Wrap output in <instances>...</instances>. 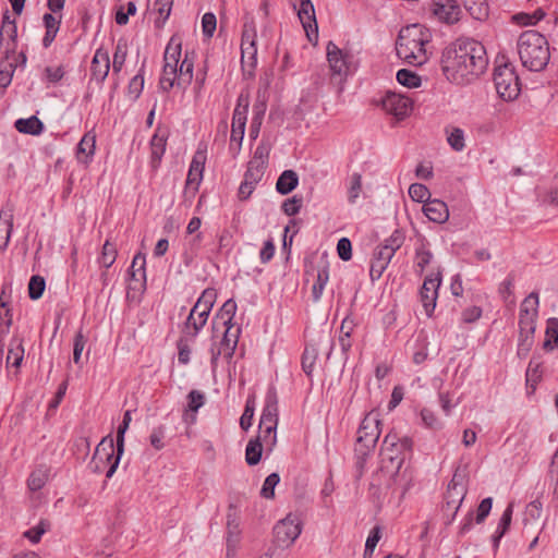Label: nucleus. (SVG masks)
<instances>
[{
    "label": "nucleus",
    "instance_id": "nucleus-29",
    "mask_svg": "<svg viewBox=\"0 0 558 558\" xmlns=\"http://www.w3.org/2000/svg\"><path fill=\"white\" fill-rule=\"evenodd\" d=\"M227 530H228V538H227L228 546L232 545L233 547H235V545L239 542V536L241 534V530H240V520H239V515L236 512V508L233 505H230L228 508Z\"/></svg>",
    "mask_w": 558,
    "mask_h": 558
},
{
    "label": "nucleus",
    "instance_id": "nucleus-42",
    "mask_svg": "<svg viewBox=\"0 0 558 558\" xmlns=\"http://www.w3.org/2000/svg\"><path fill=\"white\" fill-rule=\"evenodd\" d=\"M512 512H513V505L509 504L499 520L497 530L494 535V542L496 545L498 544L499 539L506 534V532L510 527Z\"/></svg>",
    "mask_w": 558,
    "mask_h": 558
},
{
    "label": "nucleus",
    "instance_id": "nucleus-15",
    "mask_svg": "<svg viewBox=\"0 0 558 558\" xmlns=\"http://www.w3.org/2000/svg\"><path fill=\"white\" fill-rule=\"evenodd\" d=\"M256 29L254 22H245L241 40V61L242 65L254 68L256 64Z\"/></svg>",
    "mask_w": 558,
    "mask_h": 558
},
{
    "label": "nucleus",
    "instance_id": "nucleus-24",
    "mask_svg": "<svg viewBox=\"0 0 558 558\" xmlns=\"http://www.w3.org/2000/svg\"><path fill=\"white\" fill-rule=\"evenodd\" d=\"M206 159V146H204V148L199 146L192 158L186 178V185L195 184L196 187L198 186L203 179Z\"/></svg>",
    "mask_w": 558,
    "mask_h": 558
},
{
    "label": "nucleus",
    "instance_id": "nucleus-21",
    "mask_svg": "<svg viewBox=\"0 0 558 558\" xmlns=\"http://www.w3.org/2000/svg\"><path fill=\"white\" fill-rule=\"evenodd\" d=\"M110 71V59L107 51L99 48L96 50L90 64V80L101 84Z\"/></svg>",
    "mask_w": 558,
    "mask_h": 558
},
{
    "label": "nucleus",
    "instance_id": "nucleus-4",
    "mask_svg": "<svg viewBox=\"0 0 558 558\" xmlns=\"http://www.w3.org/2000/svg\"><path fill=\"white\" fill-rule=\"evenodd\" d=\"M517 50L521 64L532 72L543 71L550 60L549 43L536 31L523 32L518 38Z\"/></svg>",
    "mask_w": 558,
    "mask_h": 558
},
{
    "label": "nucleus",
    "instance_id": "nucleus-7",
    "mask_svg": "<svg viewBox=\"0 0 558 558\" xmlns=\"http://www.w3.org/2000/svg\"><path fill=\"white\" fill-rule=\"evenodd\" d=\"M278 425V400L275 392H268L259 420V434L265 441L275 444Z\"/></svg>",
    "mask_w": 558,
    "mask_h": 558
},
{
    "label": "nucleus",
    "instance_id": "nucleus-62",
    "mask_svg": "<svg viewBox=\"0 0 558 558\" xmlns=\"http://www.w3.org/2000/svg\"><path fill=\"white\" fill-rule=\"evenodd\" d=\"M404 241V235L400 230H395L392 234L383 244L385 247L391 251L392 254L399 250Z\"/></svg>",
    "mask_w": 558,
    "mask_h": 558
},
{
    "label": "nucleus",
    "instance_id": "nucleus-13",
    "mask_svg": "<svg viewBox=\"0 0 558 558\" xmlns=\"http://www.w3.org/2000/svg\"><path fill=\"white\" fill-rule=\"evenodd\" d=\"M122 454H119L118 448H114L113 439L109 436L101 439L95 450V461L99 460L105 465H108V470L106 472V477L110 478L120 462Z\"/></svg>",
    "mask_w": 558,
    "mask_h": 558
},
{
    "label": "nucleus",
    "instance_id": "nucleus-44",
    "mask_svg": "<svg viewBox=\"0 0 558 558\" xmlns=\"http://www.w3.org/2000/svg\"><path fill=\"white\" fill-rule=\"evenodd\" d=\"M542 378V362L537 359L533 357L527 366L526 369V383L530 385L533 389H535V386L538 384V381Z\"/></svg>",
    "mask_w": 558,
    "mask_h": 558
},
{
    "label": "nucleus",
    "instance_id": "nucleus-36",
    "mask_svg": "<svg viewBox=\"0 0 558 558\" xmlns=\"http://www.w3.org/2000/svg\"><path fill=\"white\" fill-rule=\"evenodd\" d=\"M181 40L175 37H171L165 50L163 65L170 64L171 68H178L181 57Z\"/></svg>",
    "mask_w": 558,
    "mask_h": 558
},
{
    "label": "nucleus",
    "instance_id": "nucleus-41",
    "mask_svg": "<svg viewBox=\"0 0 558 558\" xmlns=\"http://www.w3.org/2000/svg\"><path fill=\"white\" fill-rule=\"evenodd\" d=\"M558 347V319L549 318L546 327V339L543 343L545 350L551 351Z\"/></svg>",
    "mask_w": 558,
    "mask_h": 558
},
{
    "label": "nucleus",
    "instance_id": "nucleus-30",
    "mask_svg": "<svg viewBox=\"0 0 558 558\" xmlns=\"http://www.w3.org/2000/svg\"><path fill=\"white\" fill-rule=\"evenodd\" d=\"M167 136V131H161L160 129H157L156 133L154 134L150 141L151 162L154 166H157L159 163L166 151Z\"/></svg>",
    "mask_w": 558,
    "mask_h": 558
},
{
    "label": "nucleus",
    "instance_id": "nucleus-23",
    "mask_svg": "<svg viewBox=\"0 0 558 558\" xmlns=\"http://www.w3.org/2000/svg\"><path fill=\"white\" fill-rule=\"evenodd\" d=\"M146 259L145 256L141 253L136 254L132 260V265L130 268V290H143L145 288L146 282V271H145Z\"/></svg>",
    "mask_w": 558,
    "mask_h": 558
},
{
    "label": "nucleus",
    "instance_id": "nucleus-60",
    "mask_svg": "<svg viewBox=\"0 0 558 558\" xmlns=\"http://www.w3.org/2000/svg\"><path fill=\"white\" fill-rule=\"evenodd\" d=\"M136 12V4L133 1L128 2L126 12H124V8L120 7L116 13V22L119 25H125L129 22V16L134 15Z\"/></svg>",
    "mask_w": 558,
    "mask_h": 558
},
{
    "label": "nucleus",
    "instance_id": "nucleus-3",
    "mask_svg": "<svg viewBox=\"0 0 558 558\" xmlns=\"http://www.w3.org/2000/svg\"><path fill=\"white\" fill-rule=\"evenodd\" d=\"M430 38L429 31L421 24L401 28L396 43L398 57L412 65L424 64L428 60L426 46Z\"/></svg>",
    "mask_w": 558,
    "mask_h": 558
},
{
    "label": "nucleus",
    "instance_id": "nucleus-28",
    "mask_svg": "<svg viewBox=\"0 0 558 558\" xmlns=\"http://www.w3.org/2000/svg\"><path fill=\"white\" fill-rule=\"evenodd\" d=\"M96 135L87 132L77 145L76 158L80 162L87 165L95 154Z\"/></svg>",
    "mask_w": 558,
    "mask_h": 558
},
{
    "label": "nucleus",
    "instance_id": "nucleus-57",
    "mask_svg": "<svg viewBox=\"0 0 558 558\" xmlns=\"http://www.w3.org/2000/svg\"><path fill=\"white\" fill-rule=\"evenodd\" d=\"M48 529L49 523L46 521H40L37 525L27 530L24 533V536L28 538L32 543H38Z\"/></svg>",
    "mask_w": 558,
    "mask_h": 558
},
{
    "label": "nucleus",
    "instance_id": "nucleus-14",
    "mask_svg": "<svg viewBox=\"0 0 558 558\" xmlns=\"http://www.w3.org/2000/svg\"><path fill=\"white\" fill-rule=\"evenodd\" d=\"M429 12L437 21L446 24H454L461 17V9L456 0H430Z\"/></svg>",
    "mask_w": 558,
    "mask_h": 558
},
{
    "label": "nucleus",
    "instance_id": "nucleus-53",
    "mask_svg": "<svg viewBox=\"0 0 558 558\" xmlns=\"http://www.w3.org/2000/svg\"><path fill=\"white\" fill-rule=\"evenodd\" d=\"M409 196L418 203H426L430 196L428 189L421 183H413L409 187Z\"/></svg>",
    "mask_w": 558,
    "mask_h": 558
},
{
    "label": "nucleus",
    "instance_id": "nucleus-16",
    "mask_svg": "<svg viewBox=\"0 0 558 558\" xmlns=\"http://www.w3.org/2000/svg\"><path fill=\"white\" fill-rule=\"evenodd\" d=\"M381 104L384 110L387 113L396 117L398 120H402L408 117L413 109V102L411 98L390 92L386 94Z\"/></svg>",
    "mask_w": 558,
    "mask_h": 558
},
{
    "label": "nucleus",
    "instance_id": "nucleus-50",
    "mask_svg": "<svg viewBox=\"0 0 558 558\" xmlns=\"http://www.w3.org/2000/svg\"><path fill=\"white\" fill-rule=\"evenodd\" d=\"M128 54V46L125 43L119 41L113 53L112 69L113 73H119L125 62Z\"/></svg>",
    "mask_w": 558,
    "mask_h": 558
},
{
    "label": "nucleus",
    "instance_id": "nucleus-64",
    "mask_svg": "<svg viewBox=\"0 0 558 558\" xmlns=\"http://www.w3.org/2000/svg\"><path fill=\"white\" fill-rule=\"evenodd\" d=\"M217 19L214 13H205L202 19L203 33L207 37H211L216 31Z\"/></svg>",
    "mask_w": 558,
    "mask_h": 558
},
{
    "label": "nucleus",
    "instance_id": "nucleus-37",
    "mask_svg": "<svg viewBox=\"0 0 558 558\" xmlns=\"http://www.w3.org/2000/svg\"><path fill=\"white\" fill-rule=\"evenodd\" d=\"M465 10L470 15L477 20L483 21L488 16V7L486 0H461Z\"/></svg>",
    "mask_w": 558,
    "mask_h": 558
},
{
    "label": "nucleus",
    "instance_id": "nucleus-22",
    "mask_svg": "<svg viewBox=\"0 0 558 558\" xmlns=\"http://www.w3.org/2000/svg\"><path fill=\"white\" fill-rule=\"evenodd\" d=\"M235 312L236 303L234 302V300H227L213 319L214 338L217 337L216 333H218L221 330V327L234 326L232 324V320L234 318Z\"/></svg>",
    "mask_w": 558,
    "mask_h": 558
},
{
    "label": "nucleus",
    "instance_id": "nucleus-9",
    "mask_svg": "<svg viewBox=\"0 0 558 558\" xmlns=\"http://www.w3.org/2000/svg\"><path fill=\"white\" fill-rule=\"evenodd\" d=\"M250 106V97L247 94L241 93L236 100V106L233 111L230 144H238L240 148L246 125L247 111Z\"/></svg>",
    "mask_w": 558,
    "mask_h": 558
},
{
    "label": "nucleus",
    "instance_id": "nucleus-19",
    "mask_svg": "<svg viewBox=\"0 0 558 558\" xmlns=\"http://www.w3.org/2000/svg\"><path fill=\"white\" fill-rule=\"evenodd\" d=\"M17 38V27L14 20L10 19L7 10L3 13L2 24L0 28V46L4 49V54H15Z\"/></svg>",
    "mask_w": 558,
    "mask_h": 558
},
{
    "label": "nucleus",
    "instance_id": "nucleus-6",
    "mask_svg": "<svg viewBox=\"0 0 558 558\" xmlns=\"http://www.w3.org/2000/svg\"><path fill=\"white\" fill-rule=\"evenodd\" d=\"M494 83L497 94L504 100H514L520 95L519 76L511 63H505L495 69Z\"/></svg>",
    "mask_w": 558,
    "mask_h": 558
},
{
    "label": "nucleus",
    "instance_id": "nucleus-48",
    "mask_svg": "<svg viewBox=\"0 0 558 558\" xmlns=\"http://www.w3.org/2000/svg\"><path fill=\"white\" fill-rule=\"evenodd\" d=\"M397 81L401 85L410 88L418 87L421 85V77L407 69H401L397 72Z\"/></svg>",
    "mask_w": 558,
    "mask_h": 558
},
{
    "label": "nucleus",
    "instance_id": "nucleus-38",
    "mask_svg": "<svg viewBox=\"0 0 558 558\" xmlns=\"http://www.w3.org/2000/svg\"><path fill=\"white\" fill-rule=\"evenodd\" d=\"M263 446L260 436L251 439L245 449V461L248 465H256L262 458Z\"/></svg>",
    "mask_w": 558,
    "mask_h": 558
},
{
    "label": "nucleus",
    "instance_id": "nucleus-45",
    "mask_svg": "<svg viewBox=\"0 0 558 558\" xmlns=\"http://www.w3.org/2000/svg\"><path fill=\"white\" fill-rule=\"evenodd\" d=\"M447 133V142L456 151H461L464 144V132L459 128H451L450 130H446Z\"/></svg>",
    "mask_w": 558,
    "mask_h": 558
},
{
    "label": "nucleus",
    "instance_id": "nucleus-49",
    "mask_svg": "<svg viewBox=\"0 0 558 558\" xmlns=\"http://www.w3.org/2000/svg\"><path fill=\"white\" fill-rule=\"evenodd\" d=\"M46 287L44 277L35 275L31 277L28 283V295L32 300H38L41 298Z\"/></svg>",
    "mask_w": 558,
    "mask_h": 558
},
{
    "label": "nucleus",
    "instance_id": "nucleus-59",
    "mask_svg": "<svg viewBox=\"0 0 558 558\" xmlns=\"http://www.w3.org/2000/svg\"><path fill=\"white\" fill-rule=\"evenodd\" d=\"M264 170V167L254 165V162H248L247 170L244 174V181H251L252 184L256 185V183L262 179Z\"/></svg>",
    "mask_w": 558,
    "mask_h": 558
},
{
    "label": "nucleus",
    "instance_id": "nucleus-31",
    "mask_svg": "<svg viewBox=\"0 0 558 558\" xmlns=\"http://www.w3.org/2000/svg\"><path fill=\"white\" fill-rule=\"evenodd\" d=\"M24 359V347H23V339L19 337L12 338L8 355H7V366H13L15 368H19L22 364V361Z\"/></svg>",
    "mask_w": 558,
    "mask_h": 558
},
{
    "label": "nucleus",
    "instance_id": "nucleus-33",
    "mask_svg": "<svg viewBox=\"0 0 558 558\" xmlns=\"http://www.w3.org/2000/svg\"><path fill=\"white\" fill-rule=\"evenodd\" d=\"M299 184V177L293 170H284L277 180L276 189L278 193L287 195Z\"/></svg>",
    "mask_w": 558,
    "mask_h": 558
},
{
    "label": "nucleus",
    "instance_id": "nucleus-61",
    "mask_svg": "<svg viewBox=\"0 0 558 558\" xmlns=\"http://www.w3.org/2000/svg\"><path fill=\"white\" fill-rule=\"evenodd\" d=\"M254 416V400L247 399L244 412L240 418V426L247 430L252 426V420Z\"/></svg>",
    "mask_w": 558,
    "mask_h": 558
},
{
    "label": "nucleus",
    "instance_id": "nucleus-8",
    "mask_svg": "<svg viewBox=\"0 0 558 558\" xmlns=\"http://www.w3.org/2000/svg\"><path fill=\"white\" fill-rule=\"evenodd\" d=\"M465 478L466 474L464 470L457 469L448 484L447 493L445 496V509L446 511L453 510L452 519L457 514L468 492Z\"/></svg>",
    "mask_w": 558,
    "mask_h": 558
},
{
    "label": "nucleus",
    "instance_id": "nucleus-40",
    "mask_svg": "<svg viewBox=\"0 0 558 558\" xmlns=\"http://www.w3.org/2000/svg\"><path fill=\"white\" fill-rule=\"evenodd\" d=\"M329 280L328 265L325 263L317 269L316 281L313 286V299L318 301L323 294L324 288Z\"/></svg>",
    "mask_w": 558,
    "mask_h": 558
},
{
    "label": "nucleus",
    "instance_id": "nucleus-12",
    "mask_svg": "<svg viewBox=\"0 0 558 558\" xmlns=\"http://www.w3.org/2000/svg\"><path fill=\"white\" fill-rule=\"evenodd\" d=\"M538 308V295L535 292L530 293L521 303L519 314V331L534 333L536 328V318Z\"/></svg>",
    "mask_w": 558,
    "mask_h": 558
},
{
    "label": "nucleus",
    "instance_id": "nucleus-1",
    "mask_svg": "<svg viewBox=\"0 0 558 558\" xmlns=\"http://www.w3.org/2000/svg\"><path fill=\"white\" fill-rule=\"evenodd\" d=\"M440 66L449 82L457 85L471 84L487 70L486 49L475 39L458 38L442 50Z\"/></svg>",
    "mask_w": 558,
    "mask_h": 558
},
{
    "label": "nucleus",
    "instance_id": "nucleus-55",
    "mask_svg": "<svg viewBox=\"0 0 558 558\" xmlns=\"http://www.w3.org/2000/svg\"><path fill=\"white\" fill-rule=\"evenodd\" d=\"M318 352L314 347H306L302 356V367L303 371L311 375L314 368L315 361L317 359Z\"/></svg>",
    "mask_w": 558,
    "mask_h": 558
},
{
    "label": "nucleus",
    "instance_id": "nucleus-20",
    "mask_svg": "<svg viewBox=\"0 0 558 558\" xmlns=\"http://www.w3.org/2000/svg\"><path fill=\"white\" fill-rule=\"evenodd\" d=\"M298 16L303 25L310 41L317 39L318 27L315 16V9L311 0H299Z\"/></svg>",
    "mask_w": 558,
    "mask_h": 558
},
{
    "label": "nucleus",
    "instance_id": "nucleus-27",
    "mask_svg": "<svg viewBox=\"0 0 558 558\" xmlns=\"http://www.w3.org/2000/svg\"><path fill=\"white\" fill-rule=\"evenodd\" d=\"M194 51H186L184 59L181 61L180 66H178V87L185 88L193 81L194 73Z\"/></svg>",
    "mask_w": 558,
    "mask_h": 558
},
{
    "label": "nucleus",
    "instance_id": "nucleus-18",
    "mask_svg": "<svg viewBox=\"0 0 558 558\" xmlns=\"http://www.w3.org/2000/svg\"><path fill=\"white\" fill-rule=\"evenodd\" d=\"M440 282L441 278L439 271L435 275L427 276L423 282L420 294L423 307L428 316L432 315L435 308Z\"/></svg>",
    "mask_w": 558,
    "mask_h": 558
},
{
    "label": "nucleus",
    "instance_id": "nucleus-56",
    "mask_svg": "<svg viewBox=\"0 0 558 558\" xmlns=\"http://www.w3.org/2000/svg\"><path fill=\"white\" fill-rule=\"evenodd\" d=\"M362 191V175L357 172L353 173L350 179L348 191V199L351 204L355 203Z\"/></svg>",
    "mask_w": 558,
    "mask_h": 558
},
{
    "label": "nucleus",
    "instance_id": "nucleus-17",
    "mask_svg": "<svg viewBox=\"0 0 558 558\" xmlns=\"http://www.w3.org/2000/svg\"><path fill=\"white\" fill-rule=\"evenodd\" d=\"M350 56L343 52L336 44L329 41L327 45V60L329 62L332 75L340 77V81L347 76L350 70Z\"/></svg>",
    "mask_w": 558,
    "mask_h": 558
},
{
    "label": "nucleus",
    "instance_id": "nucleus-46",
    "mask_svg": "<svg viewBox=\"0 0 558 558\" xmlns=\"http://www.w3.org/2000/svg\"><path fill=\"white\" fill-rule=\"evenodd\" d=\"M433 254L426 248L425 244L422 243L415 251V267L416 271L421 275L425 270V267L430 263Z\"/></svg>",
    "mask_w": 558,
    "mask_h": 558
},
{
    "label": "nucleus",
    "instance_id": "nucleus-54",
    "mask_svg": "<svg viewBox=\"0 0 558 558\" xmlns=\"http://www.w3.org/2000/svg\"><path fill=\"white\" fill-rule=\"evenodd\" d=\"M279 481H280V477H279L278 473L269 474L266 477V480L263 484V487L260 489L262 497H264L266 499L274 498L275 497V487L279 483Z\"/></svg>",
    "mask_w": 558,
    "mask_h": 558
},
{
    "label": "nucleus",
    "instance_id": "nucleus-43",
    "mask_svg": "<svg viewBox=\"0 0 558 558\" xmlns=\"http://www.w3.org/2000/svg\"><path fill=\"white\" fill-rule=\"evenodd\" d=\"M47 480L48 471L44 468L36 469L31 473L27 480L28 488L33 492H37L45 486Z\"/></svg>",
    "mask_w": 558,
    "mask_h": 558
},
{
    "label": "nucleus",
    "instance_id": "nucleus-32",
    "mask_svg": "<svg viewBox=\"0 0 558 558\" xmlns=\"http://www.w3.org/2000/svg\"><path fill=\"white\" fill-rule=\"evenodd\" d=\"M14 126L20 133L29 135H39L44 131V123L36 116L27 119H17Z\"/></svg>",
    "mask_w": 558,
    "mask_h": 558
},
{
    "label": "nucleus",
    "instance_id": "nucleus-10",
    "mask_svg": "<svg viewBox=\"0 0 558 558\" xmlns=\"http://www.w3.org/2000/svg\"><path fill=\"white\" fill-rule=\"evenodd\" d=\"M240 331V327L235 326L221 327L219 332H222L223 337L218 347L213 345L210 349L211 364L215 365L221 355L227 360L233 356L238 345Z\"/></svg>",
    "mask_w": 558,
    "mask_h": 558
},
{
    "label": "nucleus",
    "instance_id": "nucleus-35",
    "mask_svg": "<svg viewBox=\"0 0 558 558\" xmlns=\"http://www.w3.org/2000/svg\"><path fill=\"white\" fill-rule=\"evenodd\" d=\"M15 54H4L0 60V87H8L16 68Z\"/></svg>",
    "mask_w": 558,
    "mask_h": 558
},
{
    "label": "nucleus",
    "instance_id": "nucleus-58",
    "mask_svg": "<svg viewBox=\"0 0 558 558\" xmlns=\"http://www.w3.org/2000/svg\"><path fill=\"white\" fill-rule=\"evenodd\" d=\"M302 197L294 195L282 203V210L288 216L296 215L302 207Z\"/></svg>",
    "mask_w": 558,
    "mask_h": 558
},
{
    "label": "nucleus",
    "instance_id": "nucleus-63",
    "mask_svg": "<svg viewBox=\"0 0 558 558\" xmlns=\"http://www.w3.org/2000/svg\"><path fill=\"white\" fill-rule=\"evenodd\" d=\"M187 410L192 412H197V410L203 407L205 402V396L198 390H192L189 396Z\"/></svg>",
    "mask_w": 558,
    "mask_h": 558
},
{
    "label": "nucleus",
    "instance_id": "nucleus-11",
    "mask_svg": "<svg viewBox=\"0 0 558 558\" xmlns=\"http://www.w3.org/2000/svg\"><path fill=\"white\" fill-rule=\"evenodd\" d=\"M300 534L301 522L296 515L288 514L274 527L275 539L282 547L292 545Z\"/></svg>",
    "mask_w": 558,
    "mask_h": 558
},
{
    "label": "nucleus",
    "instance_id": "nucleus-47",
    "mask_svg": "<svg viewBox=\"0 0 558 558\" xmlns=\"http://www.w3.org/2000/svg\"><path fill=\"white\" fill-rule=\"evenodd\" d=\"M117 255L118 252L116 245L112 244L109 240H107L102 245L99 263L104 267L109 268L116 262Z\"/></svg>",
    "mask_w": 558,
    "mask_h": 558
},
{
    "label": "nucleus",
    "instance_id": "nucleus-26",
    "mask_svg": "<svg viewBox=\"0 0 558 558\" xmlns=\"http://www.w3.org/2000/svg\"><path fill=\"white\" fill-rule=\"evenodd\" d=\"M13 230V206L7 205L0 211V250H4Z\"/></svg>",
    "mask_w": 558,
    "mask_h": 558
},
{
    "label": "nucleus",
    "instance_id": "nucleus-2",
    "mask_svg": "<svg viewBox=\"0 0 558 558\" xmlns=\"http://www.w3.org/2000/svg\"><path fill=\"white\" fill-rule=\"evenodd\" d=\"M380 457L379 476L386 478L388 488L399 492L403 497L411 486V474L408 469L403 468L404 457L400 452L396 435H386Z\"/></svg>",
    "mask_w": 558,
    "mask_h": 558
},
{
    "label": "nucleus",
    "instance_id": "nucleus-25",
    "mask_svg": "<svg viewBox=\"0 0 558 558\" xmlns=\"http://www.w3.org/2000/svg\"><path fill=\"white\" fill-rule=\"evenodd\" d=\"M423 211L430 221L437 223H444L449 218L448 206L440 199H428L423 206Z\"/></svg>",
    "mask_w": 558,
    "mask_h": 558
},
{
    "label": "nucleus",
    "instance_id": "nucleus-52",
    "mask_svg": "<svg viewBox=\"0 0 558 558\" xmlns=\"http://www.w3.org/2000/svg\"><path fill=\"white\" fill-rule=\"evenodd\" d=\"M534 343V333L519 331L518 355L526 357Z\"/></svg>",
    "mask_w": 558,
    "mask_h": 558
},
{
    "label": "nucleus",
    "instance_id": "nucleus-39",
    "mask_svg": "<svg viewBox=\"0 0 558 558\" xmlns=\"http://www.w3.org/2000/svg\"><path fill=\"white\" fill-rule=\"evenodd\" d=\"M178 68H171L170 64L163 65L159 86L163 92H169L175 85L178 86Z\"/></svg>",
    "mask_w": 558,
    "mask_h": 558
},
{
    "label": "nucleus",
    "instance_id": "nucleus-5",
    "mask_svg": "<svg viewBox=\"0 0 558 558\" xmlns=\"http://www.w3.org/2000/svg\"><path fill=\"white\" fill-rule=\"evenodd\" d=\"M379 426L380 420L378 412L371 411L364 416L357 430L355 444V453L359 459L365 460L375 449L381 433Z\"/></svg>",
    "mask_w": 558,
    "mask_h": 558
},
{
    "label": "nucleus",
    "instance_id": "nucleus-51",
    "mask_svg": "<svg viewBox=\"0 0 558 558\" xmlns=\"http://www.w3.org/2000/svg\"><path fill=\"white\" fill-rule=\"evenodd\" d=\"M195 339H190L186 335L183 333V336L178 340L177 347H178V360L181 364H187L190 362V354H191V348L190 343L193 342Z\"/></svg>",
    "mask_w": 558,
    "mask_h": 558
},
{
    "label": "nucleus",
    "instance_id": "nucleus-34",
    "mask_svg": "<svg viewBox=\"0 0 558 558\" xmlns=\"http://www.w3.org/2000/svg\"><path fill=\"white\" fill-rule=\"evenodd\" d=\"M208 318L204 315L190 313L185 323L182 332L190 337V339H195L202 328L206 325Z\"/></svg>",
    "mask_w": 558,
    "mask_h": 558
}]
</instances>
